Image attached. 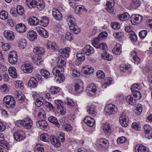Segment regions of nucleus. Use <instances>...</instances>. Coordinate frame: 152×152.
<instances>
[{
  "label": "nucleus",
  "mask_w": 152,
  "mask_h": 152,
  "mask_svg": "<svg viewBox=\"0 0 152 152\" xmlns=\"http://www.w3.org/2000/svg\"><path fill=\"white\" fill-rule=\"evenodd\" d=\"M95 109V107L94 105H89L87 107V112L90 115L93 116H95L97 114L96 112Z\"/></svg>",
  "instance_id": "obj_20"
},
{
  "label": "nucleus",
  "mask_w": 152,
  "mask_h": 152,
  "mask_svg": "<svg viewBox=\"0 0 152 152\" xmlns=\"http://www.w3.org/2000/svg\"><path fill=\"white\" fill-rule=\"evenodd\" d=\"M40 72L41 75L46 79L50 77V72L47 70L45 69H42L41 70Z\"/></svg>",
  "instance_id": "obj_48"
},
{
  "label": "nucleus",
  "mask_w": 152,
  "mask_h": 152,
  "mask_svg": "<svg viewBox=\"0 0 152 152\" xmlns=\"http://www.w3.org/2000/svg\"><path fill=\"white\" fill-rule=\"evenodd\" d=\"M59 91V89L58 87L53 86L50 88L49 92L52 94H55L58 93Z\"/></svg>",
  "instance_id": "obj_56"
},
{
  "label": "nucleus",
  "mask_w": 152,
  "mask_h": 152,
  "mask_svg": "<svg viewBox=\"0 0 152 152\" xmlns=\"http://www.w3.org/2000/svg\"><path fill=\"white\" fill-rule=\"evenodd\" d=\"M82 50L83 53L88 56L93 53L94 51L93 48L89 45H86Z\"/></svg>",
  "instance_id": "obj_18"
},
{
  "label": "nucleus",
  "mask_w": 152,
  "mask_h": 152,
  "mask_svg": "<svg viewBox=\"0 0 152 152\" xmlns=\"http://www.w3.org/2000/svg\"><path fill=\"white\" fill-rule=\"evenodd\" d=\"M120 122L121 125L124 127H127L129 124V119L124 113L121 114V116L119 118Z\"/></svg>",
  "instance_id": "obj_8"
},
{
  "label": "nucleus",
  "mask_w": 152,
  "mask_h": 152,
  "mask_svg": "<svg viewBox=\"0 0 152 152\" xmlns=\"http://www.w3.org/2000/svg\"><path fill=\"white\" fill-rule=\"evenodd\" d=\"M51 137L47 134H42L40 135L41 140L45 142H49L51 140Z\"/></svg>",
  "instance_id": "obj_41"
},
{
  "label": "nucleus",
  "mask_w": 152,
  "mask_h": 152,
  "mask_svg": "<svg viewBox=\"0 0 152 152\" xmlns=\"http://www.w3.org/2000/svg\"><path fill=\"white\" fill-rule=\"evenodd\" d=\"M70 51V48L68 47H66L64 49H62L60 50L59 51L64 54L66 57H68L69 56V52Z\"/></svg>",
  "instance_id": "obj_49"
},
{
  "label": "nucleus",
  "mask_w": 152,
  "mask_h": 152,
  "mask_svg": "<svg viewBox=\"0 0 152 152\" xmlns=\"http://www.w3.org/2000/svg\"><path fill=\"white\" fill-rule=\"evenodd\" d=\"M114 2L113 0H108L106 4L107 10L109 12L113 13L114 10Z\"/></svg>",
  "instance_id": "obj_16"
},
{
  "label": "nucleus",
  "mask_w": 152,
  "mask_h": 152,
  "mask_svg": "<svg viewBox=\"0 0 152 152\" xmlns=\"http://www.w3.org/2000/svg\"><path fill=\"white\" fill-rule=\"evenodd\" d=\"M132 126L134 129L139 131L140 130V127L139 126V123L137 122H134L132 123Z\"/></svg>",
  "instance_id": "obj_63"
},
{
  "label": "nucleus",
  "mask_w": 152,
  "mask_h": 152,
  "mask_svg": "<svg viewBox=\"0 0 152 152\" xmlns=\"http://www.w3.org/2000/svg\"><path fill=\"white\" fill-rule=\"evenodd\" d=\"M36 4L37 8L40 10H42L45 7V3L42 0H39L37 2H36Z\"/></svg>",
  "instance_id": "obj_39"
},
{
  "label": "nucleus",
  "mask_w": 152,
  "mask_h": 152,
  "mask_svg": "<svg viewBox=\"0 0 152 152\" xmlns=\"http://www.w3.org/2000/svg\"><path fill=\"white\" fill-rule=\"evenodd\" d=\"M3 102L6 104L8 105L9 107L13 108L15 104L14 98L11 96H7L5 97L3 99Z\"/></svg>",
  "instance_id": "obj_2"
},
{
  "label": "nucleus",
  "mask_w": 152,
  "mask_h": 152,
  "mask_svg": "<svg viewBox=\"0 0 152 152\" xmlns=\"http://www.w3.org/2000/svg\"><path fill=\"white\" fill-rule=\"evenodd\" d=\"M16 31L19 33H23L25 32L26 30V27L24 24L19 23L17 24L15 27Z\"/></svg>",
  "instance_id": "obj_24"
},
{
  "label": "nucleus",
  "mask_w": 152,
  "mask_h": 152,
  "mask_svg": "<svg viewBox=\"0 0 152 152\" xmlns=\"http://www.w3.org/2000/svg\"><path fill=\"white\" fill-rule=\"evenodd\" d=\"M36 2L35 0H26V5L31 9L36 7Z\"/></svg>",
  "instance_id": "obj_33"
},
{
  "label": "nucleus",
  "mask_w": 152,
  "mask_h": 152,
  "mask_svg": "<svg viewBox=\"0 0 152 152\" xmlns=\"http://www.w3.org/2000/svg\"><path fill=\"white\" fill-rule=\"evenodd\" d=\"M96 75L98 78L101 79H104L105 77L104 72L101 70H99L97 72Z\"/></svg>",
  "instance_id": "obj_62"
},
{
  "label": "nucleus",
  "mask_w": 152,
  "mask_h": 152,
  "mask_svg": "<svg viewBox=\"0 0 152 152\" xmlns=\"http://www.w3.org/2000/svg\"><path fill=\"white\" fill-rule=\"evenodd\" d=\"M33 51L36 53V54H43L45 53V49L44 48L36 47L34 48Z\"/></svg>",
  "instance_id": "obj_40"
},
{
  "label": "nucleus",
  "mask_w": 152,
  "mask_h": 152,
  "mask_svg": "<svg viewBox=\"0 0 152 152\" xmlns=\"http://www.w3.org/2000/svg\"><path fill=\"white\" fill-rule=\"evenodd\" d=\"M33 124V122L31 119L28 118H25L23 120L22 125L27 129H30Z\"/></svg>",
  "instance_id": "obj_11"
},
{
  "label": "nucleus",
  "mask_w": 152,
  "mask_h": 152,
  "mask_svg": "<svg viewBox=\"0 0 152 152\" xmlns=\"http://www.w3.org/2000/svg\"><path fill=\"white\" fill-rule=\"evenodd\" d=\"M83 71L84 74L89 75L92 73L94 72V69L93 67L87 66L83 68Z\"/></svg>",
  "instance_id": "obj_34"
},
{
  "label": "nucleus",
  "mask_w": 152,
  "mask_h": 152,
  "mask_svg": "<svg viewBox=\"0 0 152 152\" xmlns=\"http://www.w3.org/2000/svg\"><path fill=\"white\" fill-rule=\"evenodd\" d=\"M44 151L43 146L40 144H37L36 146L35 152H42Z\"/></svg>",
  "instance_id": "obj_58"
},
{
  "label": "nucleus",
  "mask_w": 152,
  "mask_h": 152,
  "mask_svg": "<svg viewBox=\"0 0 152 152\" xmlns=\"http://www.w3.org/2000/svg\"><path fill=\"white\" fill-rule=\"evenodd\" d=\"M65 104L69 106L70 107H72L74 106L75 105L74 102L71 99H67L65 102Z\"/></svg>",
  "instance_id": "obj_59"
},
{
  "label": "nucleus",
  "mask_w": 152,
  "mask_h": 152,
  "mask_svg": "<svg viewBox=\"0 0 152 152\" xmlns=\"http://www.w3.org/2000/svg\"><path fill=\"white\" fill-rule=\"evenodd\" d=\"M121 45L119 43H116L115 47L112 50L113 53L115 54H119L121 51Z\"/></svg>",
  "instance_id": "obj_36"
},
{
  "label": "nucleus",
  "mask_w": 152,
  "mask_h": 152,
  "mask_svg": "<svg viewBox=\"0 0 152 152\" xmlns=\"http://www.w3.org/2000/svg\"><path fill=\"white\" fill-rule=\"evenodd\" d=\"M56 77H57L56 81L58 83H62L65 80V77L63 74L57 75Z\"/></svg>",
  "instance_id": "obj_53"
},
{
  "label": "nucleus",
  "mask_w": 152,
  "mask_h": 152,
  "mask_svg": "<svg viewBox=\"0 0 152 152\" xmlns=\"http://www.w3.org/2000/svg\"><path fill=\"white\" fill-rule=\"evenodd\" d=\"M37 84L36 80L34 77L31 78L28 83V86L31 88H35L37 86Z\"/></svg>",
  "instance_id": "obj_35"
},
{
  "label": "nucleus",
  "mask_w": 152,
  "mask_h": 152,
  "mask_svg": "<svg viewBox=\"0 0 152 152\" xmlns=\"http://www.w3.org/2000/svg\"><path fill=\"white\" fill-rule=\"evenodd\" d=\"M85 54L83 53L82 50L81 51H79L77 53V59L75 61V64L79 65L85 59Z\"/></svg>",
  "instance_id": "obj_10"
},
{
  "label": "nucleus",
  "mask_w": 152,
  "mask_h": 152,
  "mask_svg": "<svg viewBox=\"0 0 152 152\" xmlns=\"http://www.w3.org/2000/svg\"><path fill=\"white\" fill-rule=\"evenodd\" d=\"M8 17V13L5 11H2L0 12V18L3 20H5Z\"/></svg>",
  "instance_id": "obj_54"
},
{
  "label": "nucleus",
  "mask_w": 152,
  "mask_h": 152,
  "mask_svg": "<svg viewBox=\"0 0 152 152\" xmlns=\"http://www.w3.org/2000/svg\"><path fill=\"white\" fill-rule=\"evenodd\" d=\"M52 14L53 16L55 19L58 20H62L63 18L62 15L58 9H53L52 10Z\"/></svg>",
  "instance_id": "obj_14"
},
{
  "label": "nucleus",
  "mask_w": 152,
  "mask_h": 152,
  "mask_svg": "<svg viewBox=\"0 0 152 152\" xmlns=\"http://www.w3.org/2000/svg\"><path fill=\"white\" fill-rule=\"evenodd\" d=\"M133 96L135 97H138L139 98L141 97V94L138 90L132 91Z\"/></svg>",
  "instance_id": "obj_64"
},
{
  "label": "nucleus",
  "mask_w": 152,
  "mask_h": 152,
  "mask_svg": "<svg viewBox=\"0 0 152 152\" xmlns=\"http://www.w3.org/2000/svg\"><path fill=\"white\" fill-rule=\"evenodd\" d=\"M48 121L51 123L55 124L56 127H59L60 124L58 123L56 118L53 116H50L48 118Z\"/></svg>",
  "instance_id": "obj_31"
},
{
  "label": "nucleus",
  "mask_w": 152,
  "mask_h": 152,
  "mask_svg": "<svg viewBox=\"0 0 152 152\" xmlns=\"http://www.w3.org/2000/svg\"><path fill=\"white\" fill-rule=\"evenodd\" d=\"M27 20L28 23L32 26H37L39 23L38 19L36 17L34 16L29 18Z\"/></svg>",
  "instance_id": "obj_21"
},
{
  "label": "nucleus",
  "mask_w": 152,
  "mask_h": 152,
  "mask_svg": "<svg viewBox=\"0 0 152 152\" xmlns=\"http://www.w3.org/2000/svg\"><path fill=\"white\" fill-rule=\"evenodd\" d=\"M32 96L34 99H36L35 104L37 106H40L43 104L44 99L42 97H39L38 94L36 92L32 93Z\"/></svg>",
  "instance_id": "obj_9"
},
{
  "label": "nucleus",
  "mask_w": 152,
  "mask_h": 152,
  "mask_svg": "<svg viewBox=\"0 0 152 152\" xmlns=\"http://www.w3.org/2000/svg\"><path fill=\"white\" fill-rule=\"evenodd\" d=\"M148 150L147 148L142 145H136L135 147V152H148Z\"/></svg>",
  "instance_id": "obj_23"
},
{
  "label": "nucleus",
  "mask_w": 152,
  "mask_h": 152,
  "mask_svg": "<svg viewBox=\"0 0 152 152\" xmlns=\"http://www.w3.org/2000/svg\"><path fill=\"white\" fill-rule=\"evenodd\" d=\"M19 41L18 46L21 49H23L26 46V41L25 40L21 37L18 39Z\"/></svg>",
  "instance_id": "obj_42"
},
{
  "label": "nucleus",
  "mask_w": 152,
  "mask_h": 152,
  "mask_svg": "<svg viewBox=\"0 0 152 152\" xmlns=\"http://www.w3.org/2000/svg\"><path fill=\"white\" fill-rule=\"evenodd\" d=\"M57 66L62 67L63 68V67L65 66L66 63V60L63 57L59 56L57 58Z\"/></svg>",
  "instance_id": "obj_22"
},
{
  "label": "nucleus",
  "mask_w": 152,
  "mask_h": 152,
  "mask_svg": "<svg viewBox=\"0 0 152 152\" xmlns=\"http://www.w3.org/2000/svg\"><path fill=\"white\" fill-rule=\"evenodd\" d=\"M31 41H33L37 38L36 33L33 31H30L28 33Z\"/></svg>",
  "instance_id": "obj_43"
},
{
  "label": "nucleus",
  "mask_w": 152,
  "mask_h": 152,
  "mask_svg": "<svg viewBox=\"0 0 152 152\" xmlns=\"http://www.w3.org/2000/svg\"><path fill=\"white\" fill-rule=\"evenodd\" d=\"M18 60L17 52L15 51L10 52L8 56L9 63L12 64H16Z\"/></svg>",
  "instance_id": "obj_5"
},
{
  "label": "nucleus",
  "mask_w": 152,
  "mask_h": 152,
  "mask_svg": "<svg viewBox=\"0 0 152 152\" xmlns=\"http://www.w3.org/2000/svg\"><path fill=\"white\" fill-rule=\"evenodd\" d=\"M114 37L117 39H121L124 36V34L123 32H119L114 33L113 34Z\"/></svg>",
  "instance_id": "obj_57"
},
{
  "label": "nucleus",
  "mask_w": 152,
  "mask_h": 152,
  "mask_svg": "<svg viewBox=\"0 0 152 152\" xmlns=\"http://www.w3.org/2000/svg\"><path fill=\"white\" fill-rule=\"evenodd\" d=\"M110 127L108 123L104 124L103 125V130L105 133H109L110 131Z\"/></svg>",
  "instance_id": "obj_50"
},
{
  "label": "nucleus",
  "mask_w": 152,
  "mask_h": 152,
  "mask_svg": "<svg viewBox=\"0 0 152 152\" xmlns=\"http://www.w3.org/2000/svg\"><path fill=\"white\" fill-rule=\"evenodd\" d=\"M16 10L18 15V14L20 15H22L24 12V9L21 6H18Z\"/></svg>",
  "instance_id": "obj_51"
},
{
  "label": "nucleus",
  "mask_w": 152,
  "mask_h": 152,
  "mask_svg": "<svg viewBox=\"0 0 152 152\" xmlns=\"http://www.w3.org/2000/svg\"><path fill=\"white\" fill-rule=\"evenodd\" d=\"M67 21L70 24L69 28L72 32L75 34H78L80 32V30L76 26V20L72 15H67Z\"/></svg>",
  "instance_id": "obj_1"
},
{
  "label": "nucleus",
  "mask_w": 152,
  "mask_h": 152,
  "mask_svg": "<svg viewBox=\"0 0 152 152\" xmlns=\"http://www.w3.org/2000/svg\"><path fill=\"white\" fill-rule=\"evenodd\" d=\"M4 35L5 37L9 40H13L15 38L14 34L11 31L8 30L5 31L4 32Z\"/></svg>",
  "instance_id": "obj_17"
},
{
  "label": "nucleus",
  "mask_w": 152,
  "mask_h": 152,
  "mask_svg": "<svg viewBox=\"0 0 152 152\" xmlns=\"http://www.w3.org/2000/svg\"><path fill=\"white\" fill-rule=\"evenodd\" d=\"M102 57L104 60L110 61L112 59V57L110 55L109 53L105 52L101 55Z\"/></svg>",
  "instance_id": "obj_45"
},
{
  "label": "nucleus",
  "mask_w": 152,
  "mask_h": 152,
  "mask_svg": "<svg viewBox=\"0 0 152 152\" xmlns=\"http://www.w3.org/2000/svg\"><path fill=\"white\" fill-rule=\"evenodd\" d=\"M51 141L52 144L55 147H59L61 146V142L59 140L54 136H52Z\"/></svg>",
  "instance_id": "obj_27"
},
{
  "label": "nucleus",
  "mask_w": 152,
  "mask_h": 152,
  "mask_svg": "<svg viewBox=\"0 0 152 152\" xmlns=\"http://www.w3.org/2000/svg\"><path fill=\"white\" fill-rule=\"evenodd\" d=\"M13 136L16 141H20L25 138V133L21 130H17L14 132Z\"/></svg>",
  "instance_id": "obj_7"
},
{
  "label": "nucleus",
  "mask_w": 152,
  "mask_h": 152,
  "mask_svg": "<svg viewBox=\"0 0 152 152\" xmlns=\"http://www.w3.org/2000/svg\"><path fill=\"white\" fill-rule=\"evenodd\" d=\"M42 20L40 21L41 25L44 27L46 26L49 23L48 18L46 16H44L42 18Z\"/></svg>",
  "instance_id": "obj_44"
},
{
  "label": "nucleus",
  "mask_w": 152,
  "mask_h": 152,
  "mask_svg": "<svg viewBox=\"0 0 152 152\" xmlns=\"http://www.w3.org/2000/svg\"><path fill=\"white\" fill-rule=\"evenodd\" d=\"M119 19L122 21L127 20L129 19V15L128 13L126 12L118 16Z\"/></svg>",
  "instance_id": "obj_37"
},
{
  "label": "nucleus",
  "mask_w": 152,
  "mask_h": 152,
  "mask_svg": "<svg viewBox=\"0 0 152 152\" xmlns=\"http://www.w3.org/2000/svg\"><path fill=\"white\" fill-rule=\"evenodd\" d=\"M32 59L33 62L36 63L37 65L40 64L41 62L42 61L41 56L38 54L33 56Z\"/></svg>",
  "instance_id": "obj_29"
},
{
  "label": "nucleus",
  "mask_w": 152,
  "mask_h": 152,
  "mask_svg": "<svg viewBox=\"0 0 152 152\" xmlns=\"http://www.w3.org/2000/svg\"><path fill=\"white\" fill-rule=\"evenodd\" d=\"M21 69L23 72L30 73L32 71L33 67L31 65L27 64L22 65Z\"/></svg>",
  "instance_id": "obj_15"
},
{
  "label": "nucleus",
  "mask_w": 152,
  "mask_h": 152,
  "mask_svg": "<svg viewBox=\"0 0 152 152\" xmlns=\"http://www.w3.org/2000/svg\"><path fill=\"white\" fill-rule=\"evenodd\" d=\"M80 72L77 69H74L72 71V75L74 77H79L80 76Z\"/></svg>",
  "instance_id": "obj_60"
},
{
  "label": "nucleus",
  "mask_w": 152,
  "mask_h": 152,
  "mask_svg": "<svg viewBox=\"0 0 152 152\" xmlns=\"http://www.w3.org/2000/svg\"><path fill=\"white\" fill-rule=\"evenodd\" d=\"M104 110L107 114L110 115L115 113L117 111V108L114 105L109 104L106 106Z\"/></svg>",
  "instance_id": "obj_3"
},
{
  "label": "nucleus",
  "mask_w": 152,
  "mask_h": 152,
  "mask_svg": "<svg viewBox=\"0 0 152 152\" xmlns=\"http://www.w3.org/2000/svg\"><path fill=\"white\" fill-rule=\"evenodd\" d=\"M137 53L135 51H133L131 53V55L133 57L134 62L135 64H137L140 62V58L137 56Z\"/></svg>",
  "instance_id": "obj_38"
},
{
  "label": "nucleus",
  "mask_w": 152,
  "mask_h": 152,
  "mask_svg": "<svg viewBox=\"0 0 152 152\" xmlns=\"http://www.w3.org/2000/svg\"><path fill=\"white\" fill-rule=\"evenodd\" d=\"M37 31L42 37L47 38L48 36V32L42 28L38 27L36 28Z\"/></svg>",
  "instance_id": "obj_19"
},
{
  "label": "nucleus",
  "mask_w": 152,
  "mask_h": 152,
  "mask_svg": "<svg viewBox=\"0 0 152 152\" xmlns=\"http://www.w3.org/2000/svg\"><path fill=\"white\" fill-rule=\"evenodd\" d=\"M130 67L125 64H122L120 66V70L122 72H126L130 69Z\"/></svg>",
  "instance_id": "obj_61"
},
{
  "label": "nucleus",
  "mask_w": 152,
  "mask_h": 152,
  "mask_svg": "<svg viewBox=\"0 0 152 152\" xmlns=\"http://www.w3.org/2000/svg\"><path fill=\"white\" fill-rule=\"evenodd\" d=\"M10 75L12 78H16L17 77V74L16 72V69L13 67H10L8 69Z\"/></svg>",
  "instance_id": "obj_26"
},
{
  "label": "nucleus",
  "mask_w": 152,
  "mask_h": 152,
  "mask_svg": "<svg viewBox=\"0 0 152 152\" xmlns=\"http://www.w3.org/2000/svg\"><path fill=\"white\" fill-rule=\"evenodd\" d=\"M140 1L138 0H133L130 7L132 9H136L140 5Z\"/></svg>",
  "instance_id": "obj_46"
},
{
  "label": "nucleus",
  "mask_w": 152,
  "mask_h": 152,
  "mask_svg": "<svg viewBox=\"0 0 152 152\" xmlns=\"http://www.w3.org/2000/svg\"><path fill=\"white\" fill-rule=\"evenodd\" d=\"M36 124L38 127L44 130H48L49 127L47 122L44 120H41L37 121Z\"/></svg>",
  "instance_id": "obj_4"
},
{
  "label": "nucleus",
  "mask_w": 152,
  "mask_h": 152,
  "mask_svg": "<svg viewBox=\"0 0 152 152\" xmlns=\"http://www.w3.org/2000/svg\"><path fill=\"white\" fill-rule=\"evenodd\" d=\"M142 20V17L139 15H133L132 16V20L135 21L137 22V23H139L141 22Z\"/></svg>",
  "instance_id": "obj_52"
},
{
  "label": "nucleus",
  "mask_w": 152,
  "mask_h": 152,
  "mask_svg": "<svg viewBox=\"0 0 152 152\" xmlns=\"http://www.w3.org/2000/svg\"><path fill=\"white\" fill-rule=\"evenodd\" d=\"M86 91L91 95L93 96L96 91V87L94 84H89L87 88Z\"/></svg>",
  "instance_id": "obj_13"
},
{
  "label": "nucleus",
  "mask_w": 152,
  "mask_h": 152,
  "mask_svg": "<svg viewBox=\"0 0 152 152\" xmlns=\"http://www.w3.org/2000/svg\"><path fill=\"white\" fill-rule=\"evenodd\" d=\"M142 111V105L140 104L137 106L135 110V112L137 115H140Z\"/></svg>",
  "instance_id": "obj_55"
},
{
  "label": "nucleus",
  "mask_w": 152,
  "mask_h": 152,
  "mask_svg": "<svg viewBox=\"0 0 152 152\" xmlns=\"http://www.w3.org/2000/svg\"><path fill=\"white\" fill-rule=\"evenodd\" d=\"M75 91L79 92L82 91L83 90V83L80 81L76 82L75 85Z\"/></svg>",
  "instance_id": "obj_30"
},
{
  "label": "nucleus",
  "mask_w": 152,
  "mask_h": 152,
  "mask_svg": "<svg viewBox=\"0 0 152 152\" xmlns=\"http://www.w3.org/2000/svg\"><path fill=\"white\" fill-rule=\"evenodd\" d=\"M64 72V69L62 67L57 65L52 70V73L54 76H57V75L62 74Z\"/></svg>",
  "instance_id": "obj_12"
},
{
  "label": "nucleus",
  "mask_w": 152,
  "mask_h": 152,
  "mask_svg": "<svg viewBox=\"0 0 152 152\" xmlns=\"http://www.w3.org/2000/svg\"><path fill=\"white\" fill-rule=\"evenodd\" d=\"M36 111L37 112L38 117L41 118L42 116L44 118L46 117V115L45 114V113L42 109L39 108Z\"/></svg>",
  "instance_id": "obj_47"
},
{
  "label": "nucleus",
  "mask_w": 152,
  "mask_h": 152,
  "mask_svg": "<svg viewBox=\"0 0 152 152\" xmlns=\"http://www.w3.org/2000/svg\"><path fill=\"white\" fill-rule=\"evenodd\" d=\"M97 38H94L92 42L93 45L96 48H100L101 49L106 50L107 47L106 44L104 42H102L99 44Z\"/></svg>",
  "instance_id": "obj_6"
},
{
  "label": "nucleus",
  "mask_w": 152,
  "mask_h": 152,
  "mask_svg": "<svg viewBox=\"0 0 152 152\" xmlns=\"http://www.w3.org/2000/svg\"><path fill=\"white\" fill-rule=\"evenodd\" d=\"M126 102L132 105H134L136 104V99L131 95L128 96L126 98Z\"/></svg>",
  "instance_id": "obj_32"
},
{
  "label": "nucleus",
  "mask_w": 152,
  "mask_h": 152,
  "mask_svg": "<svg viewBox=\"0 0 152 152\" xmlns=\"http://www.w3.org/2000/svg\"><path fill=\"white\" fill-rule=\"evenodd\" d=\"M97 143L99 145L105 147L109 145L108 141L104 138L100 139L97 141Z\"/></svg>",
  "instance_id": "obj_28"
},
{
  "label": "nucleus",
  "mask_w": 152,
  "mask_h": 152,
  "mask_svg": "<svg viewBox=\"0 0 152 152\" xmlns=\"http://www.w3.org/2000/svg\"><path fill=\"white\" fill-rule=\"evenodd\" d=\"M84 121L90 127L93 126L95 123L94 119L89 116L86 117L84 119Z\"/></svg>",
  "instance_id": "obj_25"
}]
</instances>
